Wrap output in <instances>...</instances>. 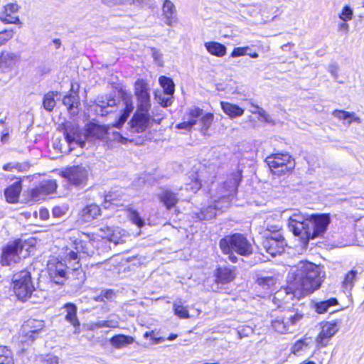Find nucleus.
I'll list each match as a JSON object with an SVG mask.
<instances>
[{
	"mask_svg": "<svg viewBox=\"0 0 364 364\" xmlns=\"http://www.w3.org/2000/svg\"><path fill=\"white\" fill-rule=\"evenodd\" d=\"M333 115L337 119L342 121H347L348 124L353 122L360 123L361 120L359 117L355 116V113L349 112L343 109H335L332 112Z\"/></svg>",
	"mask_w": 364,
	"mask_h": 364,
	"instance_id": "7c9ffc66",
	"label": "nucleus"
},
{
	"mask_svg": "<svg viewBox=\"0 0 364 364\" xmlns=\"http://www.w3.org/2000/svg\"><path fill=\"white\" fill-rule=\"evenodd\" d=\"M39 218L41 220H48L50 218L49 211L46 208H41L39 210Z\"/></svg>",
	"mask_w": 364,
	"mask_h": 364,
	"instance_id": "5fc2aeb1",
	"label": "nucleus"
},
{
	"mask_svg": "<svg viewBox=\"0 0 364 364\" xmlns=\"http://www.w3.org/2000/svg\"><path fill=\"white\" fill-rule=\"evenodd\" d=\"M222 253L228 255V260L235 264L238 257L235 255L248 257L253 253V246L246 235L242 233H232L224 236L219 241Z\"/></svg>",
	"mask_w": 364,
	"mask_h": 364,
	"instance_id": "7ed1b4c3",
	"label": "nucleus"
},
{
	"mask_svg": "<svg viewBox=\"0 0 364 364\" xmlns=\"http://www.w3.org/2000/svg\"><path fill=\"white\" fill-rule=\"evenodd\" d=\"M162 11L163 14L166 19V24L172 26L176 21V10L174 4L170 0H164L162 6Z\"/></svg>",
	"mask_w": 364,
	"mask_h": 364,
	"instance_id": "cd10ccee",
	"label": "nucleus"
},
{
	"mask_svg": "<svg viewBox=\"0 0 364 364\" xmlns=\"http://www.w3.org/2000/svg\"><path fill=\"white\" fill-rule=\"evenodd\" d=\"M82 234L86 236L87 240L75 239L73 243L75 250L66 252L63 257L64 262L69 265L72 270L71 279L76 284H82L86 279L85 272L82 268L79 254L91 257L95 253V234L85 232ZM65 250L68 251V249L66 248Z\"/></svg>",
	"mask_w": 364,
	"mask_h": 364,
	"instance_id": "f03ea898",
	"label": "nucleus"
},
{
	"mask_svg": "<svg viewBox=\"0 0 364 364\" xmlns=\"http://www.w3.org/2000/svg\"><path fill=\"white\" fill-rule=\"evenodd\" d=\"M59 176L66 181L68 186L82 188L87 185L89 170L82 165L67 166L60 171Z\"/></svg>",
	"mask_w": 364,
	"mask_h": 364,
	"instance_id": "0eeeda50",
	"label": "nucleus"
},
{
	"mask_svg": "<svg viewBox=\"0 0 364 364\" xmlns=\"http://www.w3.org/2000/svg\"><path fill=\"white\" fill-rule=\"evenodd\" d=\"M63 308L66 311L65 319L69 322L75 330H79L80 322L77 315L76 305L73 303L68 302L64 304Z\"/></svg>",
	"mask_w": 364,
	"mask_h": 364,
	"instance_id": "5701e85b",
	"label": "nucleus"
},
{
	"mask_svg": "<svg viewBox=\"0 0 364 364\" xmlns=\"http://www.w3.org/2000/svg\"><path fill=\"white\" fill-rule=\"evenodd\" d=\"M59 129L63 132L68 144L75 141L80 136V129L77 126L70 122H63L60 124Z\"/></svg>",
	"mask_w": 364,
	"mask_h": 364,
	"instance_id": "412c9836",
	"label": "nucleus"
},
{
	"mask_svg": "<svg viewBox=\"0 0 364 364\" xmlns=\"http://www.w3.org/2000/svg\"><path fill=\"white\" fill-rule=\"evenodd\" d=\"M275 318L271 322L272 329L279 333H286L289 326L298 324L304 314L294 306L274 311Z\"/></svg>",
	"mask_w": 364,
	"mask_h": 364,
	"instance_id": "39448f33",
	"label": "nucleus"
},
{
	"mask_svg": "<svg viewBox=\"0 0 364 364\" xmlns=\"http://www.w3.org/2000/svg\"><path fill=\"white\" fill-rule=\"evenodd\" d=\"M159 82L166 95H171L175 90V85L171 78L161 75L159 78Z\"/></svg>",
	"mask_w": 364,
	"mask_h": 364,
	"instance_id": "e433bc0d",
	"label": "nucleus"
},
{
	"mask_svg": "<svg viewBox=\"0 0 364 364\" xmlns=\"http://www.w3.org/2000/svg\"><path fill=\"white\" fill-rule=\"evenodd\" d=\"M21 165L18 163H8L3 166L4 171H11L13 168L20 170Z\"/></svg>",
	"mask_w": 364,
	"mask_h": 364,
	"instance_id": "4d7b16f0",
	"label": "nucleus"
},
{
	"mask_svg": "<svg viewBox=\"0 0 364 364\" xmlns=\"http://www.w3.org/2000/svg\"><path fill=\"white\" fill-rule=\"evenodd\" d=\"M294 267L284 287L287 294L304 298L321 287L322 281L317 265L308 261H300Z\"/></svg>",
	"mask_w": 364,
	"mask_h": 364,
	"instance_id": "f257e3e1",
	"label": "nucleus"
},
{
	"mask_svg": "<svg viewBox=\"0 0 364 364\" xmlns=\"http://www.w3.org/2000/svg\"><path fill=\"white\" fill-rule=\"evenodd\" d=\"M358 272L354 269L348 271L343 277L341 282L342 288L345 290L351 291L357 280Z\"/></svg>",
	"mask_w": 364,
	"mask_h": 364,
	"instance_id": "f704fd0d",
	"label": "nucleus"
},
{
	"mask_svg": "<svg viewBox=\"0 0 364 364\" xmlns=\"http://www.w3.org/2000/svg\"><path fill=\"white\" fill-rule=\"evenodd\" d=\"M264 163L269 173L275 177L289 176L295 169V159L287 151H277L269 154Z\"/></svg>",
	"mask_w": 364,
	"mask_h": 364,
	"instance_id": "20e7f679",
	"label": "nucleus"
},
{
	"mask_svg": "<svg viewBox=\"0 0 364 364\" xmlns=\"http://www.w3.org/2000/svg\"><path fill=\"white\" fill-rule=\"evenodd\" d=\"M26 327L28 328V333H38L43 330L44 327V323L43 321H39L36 319H28L26 321Z\"/></svg>",
	"mask_w": 364,
	"mask_h": 364,
	"instance_id": "a19ab883",
	"label": "nucleus"
},
{
	"mask_svg": "<svg viewBox=\"0 0 364 364\" xmlns=\"http://www.w3.org/2000/svg\"><path fill=\"white\" fill-rule=\"evenodd\" d=\"M117 92L120 98L124 101L125 107L122 109L118 119L113 124V127L121 128L127 120L129 116L134 109L132 94L123 87L117 88Z\"/></svg>",
	"mask_w": 364,
	"mask_h": 364,
	"instance_id": "2eb2a0df",
	"label": "nucleus"
},
{
	"mask_svg": "<svg viewBox=\"0 0 364 364\" xmlns=\"http://www.w3.org/2000/svg\"><path fill=\"white\" fill-rule=\"evenodd\" d=\"M35 291V287L31 282L30 273L24 274V299L30 298L33 291Z\"/></svg>",
	"mask_w": 364,
	"mask_h": 364,
	"instance_id": "c03bdc74",
	"label": "nucleus"
},
{
	"mask_svg": "<svg viewBox=\"0 0 364 364\" xmlns=\"http://www.w3.org/2000/svg\"><path fill=\"white\" fill-rule=\"evenodd\" d=\"M353 10L348 6H345L339 14V18L343 21H350L353 18Z\"/></svg>",
	"mask_w": 364,
	"mask_h": 364,
	"instance_id": "de8ad7c7",
	"label": "nucleus"
},
{
	"mask_svg": "<svg viewBox=\"0 0 364 364\" xmlns=\"http://www.w3.org/2000/svg\"><path fill=\"white\" fill-rule=\"evenodd\" d=\"M23 250V241L21 239L15 240L9 242L2 250L1 264L3 266H10L20 262L21 258L20 253Z\"/></svg>",
	"mask_w": 364,
	"mask_h": 364,
	"instance_id": "1a4fd4ad",
	"label": "nucleus"
},
{
	"mask_svg": "<svg viewBox=\"0 0 364 364\" xmlns=\"http://www.w3.org/2000/svg\"><path fill=\"white\" fill-rule=\"evenodd\" d=\"M308 346V343L304 338L296 341L291 348V353L294 355H299L305 348Z\"/></svg>",
	"mask_w": 364,
	"mask_h": 364,
	"instance_id": "49530a36",
	"label": "nucleus"
},
{
	"mask_svg": "<svg viewBox=\"0 0 364 364\" xmlns=\"http://www.w3.org/2000/svg\"><path fill=\"white\" fill-rule=\"evenodd\" d=\"M68 209V205L54 206L52 209V214H53V218H58L63 217V215H65Z\"/></svg>",
	"mask_w": 364,
	"mask_h": 364,
	"instance_id": "09e8293b",
	"label": "nucleus"
},
{
	"mask_svg": "<svg viewBox=\"0 0 364 364\" xmlns=\"http://www.w3.org/2000/svg\"><path fill=\"white\" fill-rule=\"evenodd\" d=\"M331 221L329 213H313L301 223L306 238L314 240L323 237Z\"/></svg>",
	"mask_w": 364,
	"mask_h": 364,
	"instance_id": "423d86ee",
	"label": "nucleus"
},
{
	"mask_svg": "<svg viewBox=\"0 0 364 364\" xmlns=\"http://www.w3.org/2000/svg\"><path fill=\"white\" fill-rule=\"evenodd\" d=\"M8 139H9V133L8 132H5V133H4L2 134L1 137V141L3 144H5L6 142H7Z\"/></svg>",
	"mask_w": 364,
	"mask_h": 364,
	"instance_id": "bf43d9fd",
	"label": "nucleus"
},
{
	"mask_svg": "<svg viewBox=\"0 0 364 364\" xmlns=\"http://www.w3.org/2000/svg\"><path fill=\"white\" fill-rule=\"evenodd\" d=\"M232 180L234 181H233L234 186H235V188H237V186H239V184L240 183L241 181H242V171H239L236 173H232Z\"/></svg>",
	"mask_w": 364,
	"mask_h": 364,
	"instance_id": "864d4df0",
	"label": "nucleus"
},
{
	"mask_svg": "<svg viewBox=\"0 0 364 364\" xmlns=\"http://www.w3.org/2000/svg\"><path fill=\"white\" fill-rule=\"evenodd\" d=\"M43 362L45 364H59V359L56 355H48Z\"/></svg>",
	"mask_w": 364,
	"mask_h": 364,
	"instance_id": "6e6d98bb",
	"label": "nucleus"
},
{
	"mask_svg": "<svg viewBox=\"0 0 364 364\" xmlns=\"http://www.w3.org/2000/svg\"><path fill=\"white\" fill-rule=\"evenodd\" d=\"M190 181L186 184L187 188L192 193H198L202 188V181L199 177L198 172L190 176Z\"/></svg>",
	"mask_w": 364,
	"mask_h": 364,
	"instance_id": "4c0bfd02",
	"label": "nucleus"
},
{
	"mask_svg": "<svg viewBox=\"0 0 364 364\" xmlns=\"http://www.w3.org/2000/svg\"><path fill=\"white\" fill-rule=\"evenodd\" d=\"M18 60V56L12 53L2 52L0 55V70L5 72Z\"/></svg>",
	"mask_w": 364,
	"mask_h": 364,
	"instance_id": "473e14b6",
	"label": "nucleus"
},
{
	"mask_svg": "<svg viewBox=\"0 0 364 364\" xmlns=\"http://www.w3.org/2000/svg\"><path fill=\"white\" fill-rule=\"evenodd\" d=\"M204 46L210 54L216 57H223L227 53L226 47L216 41L206 42Z\"/></svg>",
	"mask_w": 364,
	"mask_h": 364,
	"instance_id": "c85d7f7f",
	"label": "nucleus"
},
{
	"mask_svg": "<svg viewBox=\"0 0 364 364\" xmlns=\"http://www.w3.org/2000/svg\"><path fill=\"white\" fill-rule=\"evenodd\" d=\"M134 92L137 102L136 107L142 111L150 110L151 104L147 82L144 79H137L134 84Z\"/></svg>",
	"mask_w": 364,
	"mask_h": 364,
	"instance_id": "ddd939ff",
	"label": "nucleus"
},
{
	"mask_svg": "<svg viewBox=\"0 0 364 364\" xmlns=\"http://www.w3.org/2000/svg\"><path fill=\"white\" fill-rule=\"evenodd\" d=\"M301 364H316V363L314 361H308V362L303 363Z\"/></svg>",
	"mask_w": 364,
	"mask_h": 364,
	"instance_id": "338daca9",
	"label": "nucleus"
},
{
	"mask_svg": "<svg viewBox=\"0 0 364 364\" xmlns=\"http://www.w3.org/2000/svg\"><path fill=\"white\" fill-rule=\"evenodd\" d=\"M13 36L12 31H4L0 32V46L4 44L9 39Z\"/></svg>",
	"mask_w": 364,
	"mask_h": 364,
	"instance_id": "603ef678",
	"label": "nucleus"
},
{
	"mask_svg": "<svg viewBox=\"0 0 364 364\" xmlns=\"http://www.w3.org/2000/svg\"><path fill=\"white\" fill-rule=\"evenodd\" d=\"M12 289L18 300H23V274L22 272H18L13 276Z\"/></svg>",
	"mask_w": 364,
	"mask_h": 364,
	"instance_id": "2f4dec72",
	"label": "nucleus"
},
{
	"mask_svg": "<svg viewBox=\"0 0 364 364\" xmlns=\"http://www.w3.org/2000/svg\"><path fill=\"white\" fill-rule=\"evenodd\" d=\"M58 183L55 180H45L38 186L28 189L27 191L28 200L39 201L45 200L47 196L56 193Z\"/></svg>",
	"mask_w": 364,
	"mask_h": 364,
	"instance_id": "9d476101",
	"label": "nucleus"
},
{
	"mask_svg": "<svg viewBox=\"0 0 364 364\" xmlns=\"http://www.w3.org/2000/svg\"><path fill=\"white\" fill-rule=\"evenodd\" d=\"M237 268L230 264H218L213 272V282L217 285H226L234 282L237 277Z\"/></svg>",
	"mask_w": 364,
	"mask_h": 364,
	"instance_id": "f8f14e48",
	"label": "nucleus"
},
{
	"mask_svg": "<svg viewBox=\"0 0 364 364\" xmlns=\"http://www.w3.org/2000/svg\"><path fill=\"white\" fill-rule=\"evenodd\" d=\"M203 114V109L198 107H193L188 109L187 115L189 118L188 121H183L178 123L176 125V128L178 129H186L191 131L193 126L197 124V118L201 116Z\"/></svg>",
	"mask_w": 364,
	"mask_h": 364,
	"instance_id": "6ab92c4d",
	"label": "nucleus"
},
{
	"mask_svg": "<svg viewBox=\"0 0 364 364\" xmlns=\"http://www.w3.org/2000/svg\"><path fill=\"white\" fill-rule=\"evenodd\" d=\"M31 214L29 213H24V218H30Z\"/></svg>",
	"mask_w": 364,
	"mask_h": 364,
	"instance_id": "69168bd1",
	"label": "nucleus"
},
{
	"mask_svg": "<svg viewBox=\"0 0 364 364\" xmlns=\"http://www.w3.org/2000/svg\"><path fill=\"white\" fill-rule=\"evenodd\" d=\"M110 343L115 348H121L131 345L134 342V338L124 334H117L109 339Z\"/></svg>",
	"mask_w": 364,
	"mask_h": 364,
	"instance_id": "c756f323",
	"label": "nucleus"
},
{
	"mask_svg": "<svg viewBox=\"0 0 364 364\" xmlns=\"http://www.w3.org/2000/svg\"><path fill=\"white\" fill-rule=\"evenodd\" d=\"M114 296V292L112 289H106L102 290L100 292V294L99 296V299H97V301H103L104 299H112Z\"/></svg>",
	"mask_w": 364,
	"mask_h": 364,
	"instance_id": "3c124183",
	"label": "nucleus"
},
{
	"mask_svg": "<svg viewBox=\"0 0 364 364\" xmlns=\"http://www.w3.org/2000/svg\"><path fill=\"white\" fill-rule=\"evenodd\" d=\"M251 107H252V110H251V112L253 114H256L259 112V109L260 107L257 105H255L254 103H251Z\"/></svg>",
	"mask_w": 364,
	"mask_h": 364,
	"instance_id": "052dcab7",
	"label": "nucleus"
},
{
	"mask_svg": "<svg viewBox=\"0 0 364 364\" xmlns=\"http://www.w3.org/2000/svg\"><path fill=\"white\" fill-rule=\"evenodd\" d=\"M102 210L100 205L92 203L84 207L80 212V217L84 222H90L100 216Z\"/></svg>",
	"mask_w": 364,
	"mask_h": 364,
	"instance_id": "4be33fe9",
	"label": "nucleus"
},
{
	"mask_svg": "<svg viewBox=\"0 0 364 364\" xmlns=\"http://www.w3.org/2000/svg\"><path fill=\"white\" fill-rule=\"evenodd\" d=\"M53 43L55 45V48H59L60 47V45H61V43H60V40L58 39V38H55L53 41Z\"/></svg>",
	"mask_w": 364,
	"mask_h": 364,
	"instance_id": "680f3d73",
	"label": "nucleus"
},
{
	"mask_svg": "<svg viewBox=\"0 0 364 364\" xmlns=\"http://www.w3.org/2000/svg\"><path fill=\"white\" fill-rule=\"evenodd\" d=\"M18 9V6L16 4H9L5 6V11L1 14L0 19L5 23H14L19 21L18 16L16 14Z\"/></svg>",
	"mask_w": 364,
	"mask_h": 364,
	"instance_id": "393cba45",
	"label": "nucleus"
},
{
	"mask_svg": "<svg viewBox=\"0 0 364 364\" xmlns=\"http://www.w3.org/2000/svg\"><path fill=\"white\" fill-rule=\"evenodd\" d=\"M68 267L69 265L67 263L58 258L49 260L47 273L50 282L58 286H64L68 279Z\"/></svg>",
	"mask_w": 364,
	"mask_h": 364,
	"instance_id": "6e6552de",
	"label": "nucleus"
},
{
	"mask_svg": "<svg viewBox=\"0 0 364 364\" xmlns=\"http://www.w3.org/2000/svg\"><path fill=\"white\" fill-rule=\"evenodd\" d=\"M63 104L67 107L68 112L76 115L77 109L80 105V97L76 92H70L63 98Z\"/></svg>",
	"mask_w": 364,
	"mask_h": 364,
	"instance_id": "aec40b11",
	"label": "nucleus"
},
{
	"mask_svg": "<svg viewBox=\"0 0 364 364\" xmlns=\"http://www.w3.org/2000/svg\"><path fill=\"white\" fill-rule=\"evenodd\" d=\"M158 199L166 210L176 208L179 202L177 193L168 188L163 189L158 196Z\"/></svg>",
	"mask_w": 364,
	"mask_h": 364,
	"instance_id": "a211bd4d",
	"label": "nucleus"
},
{
	"mask_svg": "<svg viewBox=\"0 0 364 364\" xmlns=\"http://www.w3.org/2000/svg\"><path fill=\"white\" fill-rule=\"evenodd\" d=\"M108 129V127L90 122L86 126L85 136L87 140L102 139L107 136Z\"/></svg>",
	"mask_w": 364,
	"mask_h": 364,
	"instance_id": "f3484780",
	"label": "nucleus"
},
{
	"mask_svg": "<svg viewBox=\"0 0 364 364\" xmlns=\"http://www.w3.org/2000/svg\"><path fill=\"white\" fill-rule=\"evenodd\" d=\"M174 314L179 318H188L190 317L189 311L187 306L181 302H175L173 304Z\"/></svg>",
	"mask_w": 364,
	"mask_h": 364,
	"instance_id": "79ce46f5",
	"label": "nucleus"
},
{
	"mask_svg": "<svg viewBox=\"0 0 364 364\" xmlns=\"http://www.w3.org/2000/svg\"><path fill=\"white\" fill-rule=\"evenodd\" d=\"M22 189L21 179L9 186L4 191V195L6 200L10 203H14L18 201Z\"/></svg>",
	"mask_w": 364,
	"mask_h": 364,
	"instance_id": "a878e982",
	"label": "nucleus"
},
{
	"mask_svg": "<svg viewBox=\"0 0 364 364\" xmlns=\"http://www.w3.org/2000/svg\"><path fill=\"white\" fill-rule=\"evenodd\" d=\"M247 54L252 58H257L259 56V54L256 51L250 53H247Z\"/></svg>",
	"mask_w": 364,
	"mask_h": 364,
	"instance_id": "e2e57ef3",
	"label": "nucleus"
},
{
	"mask_svg": "<svg viewBox=\"0 0 364 364\" xmlns=\"http://www.w3.org/2000/svg\"><path fill=\"white\" fill-rule=\"evenodd\" d=\"M346 22V21L339 23L338 31L346 33L348 31L349 26L348 24Z\"/></svg>",
	"mask_w": 364,
	"mask_h": 364,
	"instance_id": "13d9d810",
	"label": "nucleus"
},
{
	"mask_svg": "<svg viewBox=\"0 0 364 364\" xmlns=\"http://www.w3.org/2000/svg\"><path fill=\"white\" fill-rule=\"evenodd\" d=\"M277 278L274 276L259 277L255 280V283L264 290H272L277 284Z\"/></svg>",
	"mask_w": 364,
	"mask_h": 364,
	"instance_id": "c9c22d12",
	"label": "nucleus"
},
{
	"mask_svg": "<svg viewBox=\"0 0 364 364\" xmlns=\"http://www.w3.org/2000/svg\"><path fill=\"white\" fill-rule=\"evenodd\" d=\"M220 107L223 112L230 118H237L243 115L245 110L236 104L221 101Z\"/></svg>",
	"mask_w": 364,
	"mask_h": 364,
	"instance_id": "b1692460",
	"label": "nucleus"
},
{
	"mask_svg": "<svg viewBox=\"0 0 364 364\" xmlns=\"http://www.w3.org/2000/svg\"><path fill=\"white\" fill-rule=\"evenodd\" d=\"M338 304L336 298L331 297L327 300L316 302L314 305L315 311L318 314H323L328 310L329 308L335 306Z\"/></svg>",
	"mask_w": 364,
	"mask_h": 364,
	"instance_id": "72a5a7b5",
	"label": "nucleus"
},
{
	"mask_svg": "<svg viewBox=\"0 0 364 364\" xmlns=\"http://www.w3.org/2000/svg\"><path fill=\"white\" fill-rule=\"evenodd\" d=\"M292 231H293L294 235L296 236H299L301 235V230L296 228H294Z\"/></svg>",
	"mask_w": 364,
	"mask_h": 364,
	"instance_id": "0e129e2a",
	"label": "nucleus"
},
{
	"mask_svg": "<svg viewBox=\"0 0 364 364\" xmlns=\"http://www.w3.org/2000/svg\"><path fill=\"white\" fill-rule=\"evenodd\" d=\"M143 1H144V0H132V2H133V3H135V2H137V3H141V2H143Z\"/></svg>",
	"mask_w": 364,
	"mask_h": 364,
	"instance_id": "774afa93",
	"label": "nucleus"
},
{
	"mask_svg": "<svg viewBox=\"0 0 364 364\" xmlns=\"http://www.w3.org/2000/svg\"><path fill=\"white\" fill-rule=\"evenodd\" d=\"M248 49H249L248 46L235 47L232 50V52L230 53V57L235 58V57L243 56L247 54V51Z\"/></svg>",
	"mask_w": 364,
	"mask_h": 364,
	"instance_id": "8fccbe9b",
	"label": "nucleus"
},
{
	"mask_svg": "<svg viewBox=\"0 0 364 364\" xmlns=\"http://www.w3.org/2000/svg\"><path fill=\"white\" fill-rule=\"evenodd\" d=\"M341 323V319L323 322L320 331L316 337V343L319 348L326 347L331 338L336 334Z\"/></svg>",
	"mask_w": 364,
	"mask_h": 364,
	"instance_id": "9b49d317",
	"label": "nucleus"
},
{
	"mask_svg": "<svg viewBox=\"0 0 364 364\" xmlns=\"http://www.w3.org/2000/svg\"><path fill=\"white\" fill-rule=\"evenodd\" d=\"M0 364H14L11 351L6 347L0 348Z\"/></svg>",
	"mask_w": 364,
	"mask_h": 364,
	"instance_id": "a18cd8bd",
	"label": "nucleus"
},
{
	"mask_svg": "<svg viewBox=\"0 0 364 364\" xmlns=\"http://www.w3.org/2000/svg\"><path fill=\"white\" fill-rule=\"evenodd\" d=\"M151 116L149 110L142 111L136 107L135 113L132 117L129 124L130 128L136 133L145 132L149 126Z\"/></svg>",
	"mask_w": 364,
	"mask_h": 364,
	"instance_id": "dca6fc26",
	"label": "nucleus"
},
{
	"mask_svg": "<svg viewBox=\"0 0 364 364\" xmlns=\"http://www.w3.org/2000/svg\"><path fill=\"white\" fill-rule=\"evenodd\" d=\"M262 245L268 254L274 257L284 252L287 242L282 234L272 232L264 237Z\"/></svg>",
	"mask_w": 364,
	"mask_h": 364,
	"instance_id": "4468645a",
	"label": "nucleus"
},
{
	"mask_svg": "<svg viewBox=\"0 0 364 364\" xmlns=\"http://www.w3.org/2000/svg\"><path fill=\"white\" fill-rule=\"evenodd\" d=\"M102 204L106 209L123 206L122 195L116 191H109L105 195Z\"/></svg>",
	"mask_w": 364,
	"mask_h": 364,
	"instance_id": "bb28decb",
	"label": "nucleus"
},
{
	"mask_svg": "<svg viewBox=\"0 0 364 364\" xmlns=\"http://www.w3.org/2000/svg\"><path fill=\"white\" fill-rule=\"evenodd\" d=\"M58 95V92L53 91H50L45 94L43 100V105L47 111L51 112L53 110L56 105L55 97L57 96Z\"/></svg>",
	"mask_w": 364,
	"mask_h": 364,
	"instance_id": "58836bf2",
	"label": "nucleus"
},
{
	"mask_svg": "<svg viewBox=\"0 0 364 364\" xmlns=\"http://www.w3.org/2000/svg\"><path fill=\"white\" fill-rule=\"evenodd\" d=\"M214 119V115L211 112H208L203 114L200 119V132L205 134L208 129H210V126L212 125Z\"/></svg>",
	"mask_w": 364,
	"mask_h": 364,
	"instance_id": "ea45409f",
	"label": "nucleus"
},
{
	"mask_svg": "<svg viewBox=\"0 0 364 364\" xmlns=\"http://www.w3.org/2000/svg\"><path fill=\"white\" fill-rule=\"evenodd\" d=\"M125 210L129 213V219L132 223L136 225L139 228L144 225V220L140 217L139 213L136 210L127 208Z\"/></svg>",
	"mask_w": 364,
	"mask_h": 364,
	"instance_id": "37998d69",
	"label": "nucleus"
}]
</instances>
